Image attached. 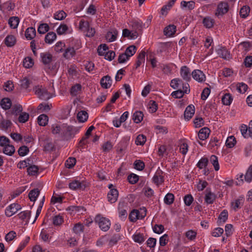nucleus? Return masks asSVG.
I'll list each match as a JSON object with an SVG mask.
<instances>
[{"label": "nucleus", "instance_id": "30", "mask_svg": "<svg viewBox=\"0 0 252 252\" xmlns=\"http://www.w3.org/2000/svg\"><path fill=\"white\" fill-rule=\"evenodd\" d=\"M75 55V51L73 47H68L66 48L63 53V56L66 59H70Z\"/></svg>", "mask_w": 252, "mask_h": 252}, {"label": "nucleus", "instance_id": "47", "mask_svg": "<svg viewBox=\"0 0 252 252\" xmlns=\"http://www.w3.org/2000/svg\"><path fill=\"white\" fill-rule=\"evenodd\" d=\"M236 143V139L234 136H230L228 137L226 141V146L228 148H232Z\"/></svg>", "mask_w": 252, "mask_h": 252}, {"label": "nucleus", "instance_id": "4", "mask_svg": "<svg viewBox=\"0 0 252 252\" xmlns=\"http://www.w3.org/2000/svg\"><path fill=\"white\" fill-rule=\"evenodd\" d=\"M229 10V5L227 2L221 1L219 3L217 9L215 13V15L219 16H222L226 13Z\"/></svg>", "mask_w": 252, "mask_h": 252}, {"label": "nucleus", "instance_id": "35", "mask_svg": "<svg viewBox=\"0 0 252 252\" xmlns=\"http://www.w3.org/2000/svg\"><path fill=\"white\" fill-rule=\"evenodd\" d=\"M129 219L131 221H135L140 218V212L137 210H133L129 215Z\"/></svg>", "mask_w": 252, "mask_h": 252}, {"label": "nucleus", "instance_id": "3", "mask_svg": "<svg viewBox=\"0 0 252 252\" xmlns=\"http://www.w3.org/2000/svg\"><path fill=\"white\" fill-rule=\"evenodd\" d=\"M94 221L98 224L99 227L102 231H107L109 229L111 223L108 219L98 214L96 216Z\"/></svg>", "mask_w": 252, "mask_h": 252}, {"label": "nucleus", "instance_id": "36", "mask_svg": "<svg viewBox=\"0 0 252 252\" xmlns=\"http://www.w3.org/2000/svg\"><path fill=\"white\" fill-rule=\"evenodd\" d=\"M145 52L144 51H142L138 56L137 60L136 62V66L135 68H137L139 67L142 63H144L145 61Z\"/></svg>", "mask_w": 252, "mask_h": 252}, {"label": "nucleus", "instance_id": "51", "mask_svg": "<svg viewBox=\"0 0 252 252\" xmlns=\"http://www.w3.org/2000/svg\"><path fill=\"white\" fill-rule=\"evenodd\" d=\"M133 238L135 242L138 243L139 244L142 243L145 241L143 234H135L133 236Z\"/></svg>", "mask_w": 252, "mask_h": 252}, {"label": "nucleus", "instance_id": "16", "mask_svg": "<svg viewBox=\"0 0 252 252\" xmlns=\"http://www.w3.org/2000/svg\"><path fill=\"white\" fill-rule=\"evenodd\" d=\"M43 141V147L44 149L46 151H53L54 149V145L52 143V140L48 137H46Z\"/></svg>", "mask_w": 252, "mask_h": 252}, {"label": "nucleus", "instance_id": "22", "mask_svg": "<svg viewBox=\"0 0 252 252\" xmlns=\"http://www.w3.org/2000/svg\"><path fill=\"white\" fill-rule=\"evenodd\" d=\"M63 129V125H59L57 124L52 125L51 128V132L53 134H60L61 136Z\"/></svg>", "mask_w": 252, "mask_h": 252}, {"label": "nucleus", "instance_id": "9", "mask_svg": "<svg viewBox=\"0 0 252 252\" xmlns=\"http://www.w3.org/2000/svg\"><path fill=\"white\" fill-rule=\"evenodd\" d=\"M163 172L162 170L158 169L156 172L153 178V182L157 185L161 184L163 181V176L162 175Z\"/></svg>", "mask_w": 252, "mask_h": 252}, {"label": "nucleus", "instance_id": "25", "mask_svg": "<svg viewBox=\"0 0 252 252\" xmlns=\"http://www.w3.org/2000/svg\"><path fill=\"white\" fill-rule=\"evenodd\" d=\"M57 37L56 34L53 32H48L45 37V41L46 43H52Z\"/></svg>", "mask_w": 252, "mask_h": 252}, {"label": "nucleus", "instance_id": "19", "mask_svg": "<svg viewBox=\"0 0 252 252\" xmlns=\"http://www.w3.org/2000/svg\"><path fill=\"white\" fill-rule=\"evenodd\" d=\"M118 34V32L116 30H113L107 33L106 38L109 42H113L116 39Z\"/></svg>", "mask_w": 252, "mask_h": 252}, {"label": "nucleus", "instance_id": "2", "mask_svg": "<svg viewBox=\"0 0 252 252\" xmlns=\"http://www.w3.org/2000/svg\"><path fill=\"white\" fill-rule=\"evenodd\" d=\"M33 90L35 94L40 99L47 100L52 97L51 94L48 92L45 88H43L42 86H35L33 88Z\"/></svg>", "mask_w": 252, "mask_h": 252}, {"label": "nucleus", "instance_id": "48", "mask_svg": "<svg viewBox=\"0 0 252 252\" xmlns=\"http://www.w3.org/2000/svg\"><path fill=\"white\" fill-rule=\"evenodd\" d=\"M136 48L134 45H131L128 47L125 53L127 55L129 56V58L132 56L136 52Z\"/></svg>", "mask_w": 252, "mask_h": 252}, {"label": "nucleus", "instance_id": "43", "mask_svg": "<svg viewBox=\"0 0 252 252\" xmlns=\"http://www.w3.org/2000/svg\"><path fill=\"white\" fill-rule=\"evenodd\" d=\"M183 81L179 78L173 79L171 81L170 86L174 89H177L180 85H182Z\"/></svg>", "mask_w": 252, "mask_h": 252}, {"label": "nucleus", "instance_id": "7", "mask_svg": "<svg viewBox=\"0 0 252 252\" xmlns=\"http://www.w3.org/2000/svg\"><path fill=\"white\" fill-rule=\"evenodd\" d=\"M191 75L193 78L199 82H202L205 80V75L200 70H194Z\"/></svg>", "mask_w": 252, "mask_h": 252}, {"label": "nucleus", "instance_id": "56", "mask_svg": "<svg viewBox=\"0 0 252 252\" xmlns=\"http://www.w3.org/2000/svg\"><path fill=\"white\" fill-rule=\"evenodd\" d=\"M29 152V149L26 146L20 147L18 151V154L20 156L23 157L26 156Z\"/></svg>", "mask_w": 252, "mask_h": 252}, {"label": "nucleus", "instance_id": "38", "mask_svg": "<svg viewBox=\"0 0 252 252\" xmlns=\"http://www.w3.org/2000/svg\"><path fill=\"white\" fill-rule=\"evenodd\" d=\"M34 63L31 57H26L23 61V66L27 68L32 67Z\"/></svg>", "mask_w": 252, "mask_h": 252}, {"label": "nucleus", "instance_id": "40", "mask_svg": "<svg viewBox=\"0 0 252 252\" xmlns=\"http://www.w3.org/2000/svg\"><path fill=\"white\" fill-rule=\"evenodd\" d=\"M49 30V27L47 24L43 23L41 24L37 29V32L39 33L44 34L47 32Z\"/></svg>", "mask_w": 252, "mask_h": 252}, {"label": "nucleus", "instance_id": "46", "mask_svg": "<svg viewBox=\"0 0 252 252\" xmlns=\"http://www.w3.org/2000/svg\"><path fill=\"white\" fill-rule=\"evenodd\" d=\"M76 162V160L75 158L70 157L65 161V166L68 168H72L75 165Z\"/></svg>", "mask_w": 252, "mask_h": 252}, {"label": "nucleus", "instance_id": "57", "mask_svg": "<svg viewBox=\"0 0 252 252\" xmlns=\"http://www.w3.org/2000/svg\"><path fill=\"white\" fill-rule=\"evenodd\" d=\"M81 89V86L80 84H76L72 86L70 90V94L72 95H76L79 91Z\"/></svg>", "mask_w": 252, "mask_h": 252}, {"label": "nucleus", "instance_id": "54", "mask_svg": "<svg viewBox=\"0 0 252 252\" xmlns=\"http://www.w3.org/2000/svg\"><path fill=\"white\" fill-rule=\"evenodd\" d=\"M228 219V212L226 210H223L220 214L219 219L220 222H225Z\"/></svg>", "mask_w": 252, "mask_h": 252}, {"label": "nucleus", "instance_id": "50", "mask_svg": "<svg viewBox=\"0 0 252 252\" xmlns=\"http://www.w3.org/2000/svg\"><path fill=\"white\" fill-rule=\"evenodd\" d=\"M11 125L12 123L10 120H3L1 122L0 127L2 129L6 130L11 126Z\"/></svg>", "mask_w": 252, "mask_h": 252}, {"label": "nucleus", "instance_id": "24", "mask_svg": "<svg viewBox=\"0 0 252 252\" xmlns=\"http://www.w3.org/2000/svg\"><path fill=\"white\" fill-rule=\"evenodd\" d=\"M40 193V190L38 189H34L31 190L29 193V197L31 201L35 202Z\"/></svg>", "mask_w": 252, "mask_h": 252}, {"label": "nucleus", "instance_id": "15", "mask_svg": "<svg viewBox=\"0 0 252 252\" xmlns=\"http://www.w3.org/2000/svg\"><path fill=\"white\" fill-rule=\"evenodd\" d=\"M176 31V27L174 25H169L166 27L163 31L164 34L168 37L173 36Z\"/></svg>", "mask_w": 252, "mask_h": 252}, {"label": "nucleus", "instance_id": "27", "mask_svg": "<svg viewBox=\"0 0 252 252\" xmlns=\"http://www.w3.org/2000/svg\"><path fill=\"white\" fill-rule=\"evenodd\" d=\"M215 21L209 17H205L203 20V24L206 28H211L213 27Z\"/></svg>", "mask_w": 252, "mask_h": 252}, {"label": "nucleus", "instance_id": "26", "mask_svg": "<svg viewBox=\"0 0 252 252\" xmlns=\"http://www.w3.org/2000/svg\"><path fill=\"white\" fill-rule=\"evenodd\" d=\"M15 150L14 147L9 144L4 147L3 152L7 155L12 156L15 152Z\"/></svg>", "mask_w": 252, "mask_h": 252}, {"label": "nucleus", "instance_id": "29", "mask_svg": "<svg viewBox=\"0 0 252 252\" xmlns=\"http://www.w3.org/2000/svg\"><path fill=\"white\" fill-rule=\"evenodd\" d=\"M37 122L40 126H45L48 122V117L45 114H41L38 116Z\"/></svg>", "mask_w": 252, "mask_h": 252}, {"label": "nucleus", "instance_id": "37", "mask_svg": "<svg viewBox=\"0 0 252 252\" xmlns=\"http://www.w3.org/2000/svg\"><path fill=\"white\" fill-rule=\"evenodd\" d=\"M0 104L3 109L7 110L10 108L11 106V102L9 98H4L2 99Z\"/></svg>", "mask_w": 252, "mask_h": 252}, {"label": "nucleus", "instance_id": "1", "mask_svg": "<svg viewBox=\"0 0 252 252\" xmlns=\"http://www.w3.org/2000/svg\"><path fill=\"white\" fill-rule=\"evenodd\" d=\"M63 128L62 137L65 140H69L79 132L80 127L63 124Z\"/></svg>", "mask_w": 252, "mask_h": 252}, {"label": "nucleus", "instance_id": "53", "mask_svg": "<svg viewBox=\"0 0 252 252\" xmlns=\"http://www.w3.org/2000/svg\"><path fill=\"white\" fill-rule=\"evenodd\" d=\"M29 118V115L26 112H21L18 118L19 122L24 123L26 122Z\"/></svg>", "mask_w": 252, "mask_h": 252}, {"label": "nucleus", "instance_id": "45", "mask_svg": "<svg viewBox=\"0 0 252 252\" xmlns=\"http://www.w3.org/2000/svg\"><path fill=\"white\" fill-rule=\"evenodd\" d=\"M174 200V196L171 193H168L164 198V202L167 205H170L173 203Z\"/></svg>", "mask_w": 252, "mask_h": 252}, {"label": "nucleus", "instance_id": "58", "mask_svg": "<svg viewBox=\"0 0 252 252\" xmlns=\"http://www.w3.org/2000/svg\"><path fill=\"white\" fill-rule=\"evenodd\" d=\"M208 162V159L206 158H202L200 160L198 161L197 163V167L200 169H202L204 167H205Z\"/></svg>", "mask_w": 252, "mask_h": 252}, {"label": "nucleus", "instance_id": "31", "mask_svg": "<svg viewBox=\"0 0 252 252\" xmlns=\"http://www.w3.org/2000/svg\"><path fill=\"white\" fill-rule=\"evenodd\" d=\"M233 98L230 94H225L222 97L221 101L222 103L225 105H229L231 103Z\"/></svg>", "mask_w": 252, "mask_h": 252}, {"label": "nucleus", "instance_id": "6", "mask_svg": "<svg viewBox=\"0 0 252 252\" xmlns=\"http://www.w3.org/2000/svg\"><path fill=\"white\" fill-rule=\"evenodd\" d=\"M86 187V184L84 182H79L74 180L69 184V188L73 190L84 189Z\"/></svg>", "mask_w": 252, "mask_h": 252}, {"label": "nucleus", "instance_id": "10", "mask_svg": "<svg viewBox=\"0 0 252 252\" xmlns=\"http://www.w3.org/2000/svg\"><path fill=\"white\" fill-rule=\"evenodd\" d=\"M180 74L182 78L187 82L191 79L189 69L187 66H183L181 68Z\"/></svg>", "mask_w": 252, "mask_h": 252}, {"label": "nucleus", "instance_id": "59", "mask_svg": "<svg viewBox=\"0 0 252 252\" xmlns=\"http://www.w3.org/2000/svg\"><path fill=\"white\" fill-rule=\"evenodd\" d=\"M134 168L139 171L142 170L145 167L144 163L140 160H136L134 162Z\"/></svg>", "mask_w": 252, "mask_h": 252}, {"label": "nucleus", "instance_id": "8", "mask_svg": "<svg viewBox=\"0 0 252 252\" xmlns=\"http://www.w3.org/2000/svg\"><path fill=\"white\" fill-rule=\"evenodd\" d=\"M100 83L103 89H108L112 85V80L109 75H106L101 79Z\"/></svg>", "mask_w": 252, "mask_h": 252}, {"label": "nucleus", "instance_id": "60", "mask_svg": "<svg viewBox=\"0 0 252 252\" xmlns=\"http://www.w3.org/2000/svg\"><path fill=\"white\" fill-rule=\"evenodd\" d=\"M23 110L22 106L20 104L15 105L13 106L12 110V113L17 115L21 113Z\"/></svg>", "mask_w": 252, "mask_h": 252}, {"label": "nucleus", "instance_id": "14", "mask_svg": "<svg viewBox=\"0 0 252 252\" xmlns=\"http://www.w3.org/2000/svg\"><path fill=\"white\" fill-rule=\"evenodd\" d=\"M206 191L207 193L205 196V201L208 204H212L216 199V195L211 191H209L208 189Z\"/></svg>", "mask_w": 252, "mask_h": 252}, {"label": "nucleus", "instance_id": "63", "mask_svg": "<svg viewBox=\"0 0 252 252\" xmlns=\"http://www.w3.org/2000/svg\"><path fill=\"white\" fill-rule=\"evenodd\" d=\"M84 226L80 223L76 224L73 227V231L76 234H80L83 231Z\"/></svg>", "mask_w": 252, "mask_h": 252}, {"label": "nucleus", "instance_id": "23", "mask_svg": "<svg viewBox=\"0 0 252 252\" xmlns=\"http://www.w3.org/2000/svg\"><path fill=\"white\" fill-rule=\"evenodd\" d=\"M52 107V104L46 103H41L37 107V111L39 113L49 111Z\"/></svg>", "mask_w": 252, "mask_h": 252}, {"label": "nucleus", "instance_id": "17", "mask_svg": "<svg viewBox=\"0 0 252 252\" xmlns=\"http://www.w3.org/2000/svg\"><path fill=\"white\" fill-rule=\"evenodd\" d=\"M218 55L224 59H228L230 58V54L228 50L225 48L221 47L217 50Z\"/></svg>", "mask_w": 252, "mask_h": 252}, {"label": "nucleus", "instance_id": "21", "mask_svg": "<svg viewBox=\"0 0 252 252\" xmlns=\"http://www.w3.org/2000/svg\"><path fill=\"white\" fill-rule=\"evenodd\" d=\"M36 35V31L32 27L28 28L25 32V36L28 40L32 39Z\"/></svg>", "mask_w": 252, "mask_h": 252}, {"label": "nucleus", "instance_id": "41", "mask_svg": "<svg viewBox=\"0 0 252 252\" xmlns=\"http://www.w3.org/2000/svg\"><path fill=\"white\" fill-rule=\"evenodd\" d=\"M39 170L38 167L34 165H30L27 168V172L28 174L31 176H34L37 175L38 171Z\"/></svg>", "mask_w": 252, "mask_h": 252}, {"label": "nucleus", "instance_id": "28", "mask_svg": "<svg viewBox=\"0 0 252 252\" xmlns=\"http://www.w3.org/2000/svg\"><path fill=\"white\" fill-rule=\"evenodd\" d=\"M77 118L80 122L84 123L87 120L88 114L85 111H81L78 113Z\"/></svg>", "mask_w": 252, "mask_h": 252}, {"label": "nucleus", "instance_id": "39", "mask_svg": "<svg viewBox=\"0 0 252 252\" xmlns=\"http://www.w3.org/2000/svg\"><path fill=\"white\" fill-rule=\"evenodd\" d=\"M108 50V46L105 44H100L97 48V53L100 56H105Z\"/></svg>", "mask_w": 252, "mask_h": 252}, {"label": "nucleus", "instance_id": "62", "mask_svg": "<svg viewBox=\"0 0 252 252\" xmlns=\"http://www.w3.org/2000/svg\"><path fill=\"white\" fill-rule=\"evenodd\" d=\"M129 56H127L125 53L121 54L118 57V61L120 63H123L129 60Z\"/></svg>", "mask_w": 252, "mask_h": 252}, {"label": "nucleus", "instance_id": "44", "mask_svg": "<svg viewBox=\"0 0 252 252\" xmlns=\"http://www.w3.org/2000/svg\"><path fill=\"white\" fill-rule=\"evenodd\" d=\"M181 5L183 8L188 7L189 10H192L194 8L195 3L193 1L188 2L182 1L181 3Z\"/></svg>", "mask_w": 252, "mask_h": 252}, {"label": "nucleus", "instance_id": "32", "mask_svg": "<svg viewBox=\"0 0 252 252\" xmlns=\"http://www.w3.org/2000/svg\"><path fill=\"white\" fill-rule=\"evenodd\" d=\"M143 118V114L141 111H136L133 115V120L137 124L142 121Z\"/></svg>", "mask_w": 252, "mask_h": 252}, {"label": "nucleus", "instance_id": "42", "mask_svg": "<svg viewBox=\"0 0 252 252\" xmlns=\"http://www.w3.org/2000/svg\"><path fill=\"white\" fill-rule=\"evenodd\" d=\"M210 161L213 165L215 170L218 171L220 169V165L218 162V157L215 155H212L210 157Z\"/></svg>", "mask_w": 252, "mask_h": 252}, {"label": "nucleus", "instance_id": "18", "mask_svg": "<svg viewBox=\"0 0 252 252\" xmlns=\"http://www.w3.org/2000/svg\"><path fill=\"white\" fill-rule=\"evenodd\" d=\"M210 129L206 127H204L200 129L198 132V136L200 140H204L206 139L210 133Z\"/></svg>", "mask_w": 252, "mask_h": 252}, {"label": "nucleus", "instance_id": "55", "mask_svg": "<svg viewBox=\"0 0 252 252\" xmlns=\"http://www.w3.org/2000/svg\"><path fill=\"white\" fill-rule=\"evenodd\" d=\"M245 180L250 183L252 180V165L249 166L247 171L246 175H245Z\"/></svg>", "mask_w": 252, "mask_h": 252}, {"label": "nucleus", "instance_id": "5", "mask_svg": "<svg viewBox=\"0 0 252 252\" xmlns=\"http://www.w3.org/2000/svg\"><path fill=\"white\" fill-rule=\"evenodd\" d=\"M21 209L20 205L17 203H13L9 205L6 209L5 213L7 217H11Z\"/></svg>", "mask_w": 252, "mask_h": 252}, {"label": "nucleus", "instance_id": "34", "mask_svg": "<svg viewBox=\"0 0 252 252\" xmlns=\"http://www.w3.org/2000/svg\"><path fill=\"white\" fill-rule=\"evenodd\" d=\"M250 11L249 6L245 5L243 6L240 10V16L242 18H246L248 17Z\"/></svg>", "mask_w": 252, "mask_h": 252}, {"label": "nucleus", "instance_id": "13", "mask_svg": "<svg viewBox=\"0 0 252 252\" xmlns=\"http://www.w3.org/2000/svg\"><path fill=\"white\" fill-rule=\"evenodd\" d=\"M40 58L44 65H48L52 62L53 56L49 52H44L40 54Z\"/></svg>", "mask_w": 252, "mask_h": 252}, {"label": "nucleus", "instance_id": "61", "mask_svg": "<svg viewBox=\"0 0 252 252\" xmlns=\"http://www.w3.org/2000/svg\"><path fill=\"white\" fill-rule=\"evenodd\" d=\"M66 16V14L63 10L56 12L55 14L54 18L56 20H62Z\"/></svg>", "mask_w": 252, "mask_h": 252}, {"label": "nucleus", "instance_id": "64", "mask_svg": "<svg viewBox=\"0 0 252 252\" xmlns=\"http://www.w3.org/2000/svg\"><path fill=\"white\" fill-rule=\"evenodd\" d=\"M112 147L113 146L111 143L109 141H107L102 145V149L103 152H108L112 149Z\"/></svg>", "mask_w": 252, "mask_h": 252}, {"label": "nucleus", "instance_id": "11", "mask_svg": "<svg viewBox=\"0 0 252 252\" xmlns=\"http://www.w3.org/2000/svg\"><path fill=\"white\" fill-rule=\"evenodd\" d=\"M119 192L117 189H111L107 194L108 201L111 203H115L118 199Z\"/></svg>", "mask_w": 252, "mask_h": 252}, {"label": "nucleus", "instance_id": "33", "mask_svg": "<svg viewBox=\"0 0 252 252\" xmlns=\"http://www.w3.org/2000/svg\"><path fill=\"white\" fill-rule=\"evenodd\" d=\"M19 23V18L18 17H12L8 20V24L12 29L17 28Z\"/></svg>", "mask_w": 252, "mask_h": 252}, {"label": "nucleus", "instance_id": "12", "mask_svg": "<svg viewBox=\"0 0 252 252\" xmlns=\"http://www.w3.org/2000/svg\"><path fill=\"white\" fill-rule=\"evenodd\" d=\"M195 112V108L193 105H189L187 107L184 112V118L189 121L193 116Z\"/></svg>", "mask_w": 252, "mask_h": 252}, {"label": "nucleus", "instance_id": "52", "mask_svg": "<svg viewBox=\"0 0 252 252\" xmlns=\"http://www.w3.org/2000/svg\"><path fill=\"white\" fill-rule=\"evenodd\" d=\"M139 179V176L134 173H131L127 177L128 182L131 184H135Z\"/></svg>", "mask_w": 252, "mask_h": 252}, {"label": "nucleus", "instance_id": "20", "mask_svg": "<svg viewBox=\"0 0 252 252\" xmlns=\"http://www.w3.org/2000/svg\"><path fill=\"white\" fill-rule=\"evenodd\" d=\"M16 42V37L12 35H9L4 39V43L7 47L13 46Z\"/></svg>", "mask_w": 252, "mask_h": 252}, {"label": "nucleus", "instance_id": "49", "mask_svg": "<svg viewBox=\"0 0 252 252\" xmlns=\"http://www.w3.org/2000/svg\"><path fill=\"white\" fill-rule=\"evenodd\" d=\"M146 141V137L143 134H140L137 136L136 140L135 143L136 145H143L145 144Z\"/></svg>", "mask_w": 252, "mask_h": 252}]
</instances>
